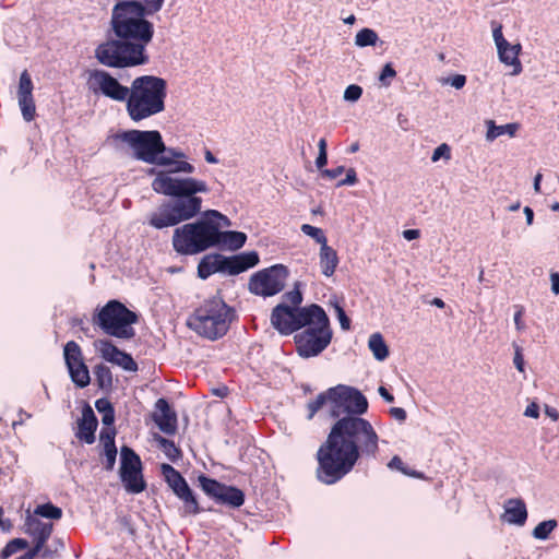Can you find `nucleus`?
Returning <instances> with one entry per match:
<instances>
[{
	"label": "nucleus",
	"instance_id": "obj_1",
	"mask_svg": "<svg viewBox=\"0 0 559 559\" xmlns=\"http://www.w3.org/2000/svg\"><path fill=\"white\" fill-rule=\"evenodd\" d=\"M165 0H117L112 7L110 28L116 38L107 39L95 48V58L115 69L147 64V46L154 37V25L147 20L159 12Z\"/></svg>",
	"mask_w": 559,
	"mask_h": 559
},
{
	"label": "nucleus",
	"instance_id": "obj_2",
	"mask_svg": "<svg viewBox=\"0 0 559 559\" xmlns=\"http://www.w3.org/2000/svg\"><path fill=\"white\" fill-rule=\"evenodd\" d=\"M378 452L379 436L372 425L362 417L343 416L317 452V477L323 484H335L354 468L359 457L376 459Z\"/></svg>",
	"mask_w": 559,
	"mask_h": 559
},
{
	"label": "nucleus",
	"instance_id": "obj_3",
	"mask_svg": "<svg viewBox=\"0 0 559 559\" xmlns=\"http://www.w3.org/2000/svg\"><path fill=\"white\" fill-rule=\"evenodd\" d=\"M166 169L152 167L146 175L154 176L151 187L154 192L170 197L148 216V225L155 229H164L189 221L201 212L202 199L197 193L209 192L205 181L193 177H178L176 174H193L195 168L186 159L176 160Z\"/></svg>",
	"mask_w": 559,
	"mask_h": 559
},
{
	"label": "nucleus",
	"instance_id": "obj_4",
	"mask_svg": "<svg viewBox=\"0 0 559 559\" xmlns=\"http://www.w3.org/2000/svg\"><path fill=\"white\" fill-rule=\"evenodd\" d=\"M167 82L156 75L136 76L130 85L126 110L133 122H140L163 112L166 108Z\"/></svg>",
	"mask_w": 559,
	"mask_h": 559
},
{
	"label": "nucleus",
	"instance_id": "obj_5",
	"mask_svg": "<svg viewBox=\"0 0 559 559\" xmlns=\"http://www.w3.org/2000/svg\"><path fill=\"white\" fill-rule=\"evenodd\" d=\"M304 330L294 335L296 352L299 357L308 359L319 356L331 344L333 331L324 309L318 305L301 314Z\"/></svg>",
	"mask_w": 559,
	"mask_h": 559
},
{
	"label": "nucleus",
	"instance_id": "obj_6",
	"mask_svg": "<svg viewBox=\"0 0 559 559\" xmlns=\"http://www.w3.org/2000/svg\"><path fill=\"white\" fill-rule=\"evenodd\" d=\"M235 310L219 296L205 299L188 318L187 325L202 337L216 341L229 330Z\"/></svg>",
	"mask_w": 559,
	"mask_h": 559
},
{
	"label": "nucleus",
	"instance_id": "obj_7",
	"mask_svg": "<svg viewBox=\"0 0 559 559\" xmlns=\"http://www.w3.org/2000/svg\"><path fill=\"white\" fill-rule=\"evenodd\" d=\"M115 150L157 168L165 142L158 130H123L111 135Z\"/></svg>",
	"mask_w": 559,
	"mask_h": 559
},
{
	"label": "nucleus",
	"instance_id": "obj_8",
	"mask_svg": "<svg viewBox=\"0 0 559 559\" xmlns=\"http://www.w3.org/2000/svg\"><path fill=\"white\" fill-rule=\"evenodd\" d=\"M217 225L204 215L194 223L176 228L173 234L174 250L182 255H194L215 247Z\"/></svg>",
	"mask_w": 559,
	"mask_h": 559
},
{
	"label": "nucleus",
	"instance_id": "obj_9",
	"mask_svg": "<svg viewBox=\"0 0 559 559\" xmlns=\"http://www.w3.org/2000/svg\"><path fill=\"white\" fill-rule=\"evenodd\" d=\"M139 320L138 314L117 299L109 300L97 308L92 317V323L105 334L122 340L133 338L135 331L132 324Z\"/></svg>",
	"mask_w": 559,
	"mask_h": 559
},
{
	"label": "nucleus",
	"instance_id": "obj_10",
	"mask_svg": "<svg viewBox=\"0 0 559 559\" xmlns=\"http://www.w3.org/2000/svg\"><path fill=\"white\" fill-rule=\"evenodd\" d=\"M329 392L334 395V406L331 417L342 418L343 416L360 417L368 411L366 396L357 389L338 384L330 388Z\"/></svg>",
	"mask_w": 559,
	"mask_h": 559
},
{
	"label": "nucleus",
	"instance_id": "obj_11",
	"mask_svg": "<svg viewBox=\"0 0 559 559\" xmlns=\"http://www.w3.org/2000/svg\"><path fill=\"white\" fill-rule=\"evenodd\" d=\"M288 275L289 271L285 265L274 264L250 277L249 290L258 296H274L284 289Z\"/></svg>",
	"mask_w": 559,
	"mask_h": 559
},
{
	"label": "nucleus",
	"instance_id": "obj_12",
	"mask_svg": "<svg viewBox=\"0 0 559 559\" xmlns=\"http://www.w3.org/2000/svg\"><path fill=\"white\" fill-rule=\"evenodd\" d=\"M120 479L124 489L130 493H140L145 490L146 483L142 474L140 456L128 445L120 449Z\"/></svg>",
	"mask_w": 559,
	"mask_h": 559
},
{
	"label": "nucleus",
	"instance_id": "obj_13",
	"mask_svg": "<svg viewBox=\"0 0 559 559\" xmlns=\"http://www.w3.org/2000/svg\"><path fill=\"white\" fill-rule=\"evenodd\" d=\"M198 480L201 489L216 503L233 509H238L245 503V492L235 486L219 483L205 475H200Z\"/></svg>",
	"mask_w": 559,
	"mask_h": 559
},
{
	"label": "nucleus",
	"instance_id": "obj_14",
	"mask_svg": "<svg viewBox=\"0 0 559 559\" xmlns=\"http://www.w3.org/2000/svg\"><path fill=\"white\" fill-rule=\"evenodd\" d=\"M317 304L306 307H290L286 304H278L271 313V323L275 330L283 335H289L304 328L301 314L305 310L317 308Z\"/></svg>",
	"mask_w": 559,
	"mask_h": 559
},
{
	"label": "nucleus",
	"instance_id": "obj_15",
	"mask_svg": "<svg viewBox=\"0 0 559 559\" xmlns=\"http://www.w3.org/2000/svg\"><path fill=\"white\" fill-rule=\"evenodd\" d=\"M90 87L100 92L105 97L126 103L130 95V86L122 85L117 78L105 70H93L88 79Z\"/></svg>",
	"mask_w": 559,
	"mask_h": 559
},
{
	"label": "nucleus",
	"instance_id": "obj_16",
	"mask_svg": "<svg viewBox=\"0 0 559 559\" xmlns=\"http://www.w3.org/2000/svg\"><path fill=\"white\" fill-rule=\"evenodd\" d=\"M95 348L99 352L103 359L108 362L115 364L121 367L126 371L135 372L138 370V364L132 356L126 352L120 350L109 340H97Z\"/></svg>",
	"mask_w": 559,
	"mask_h": 559
},
{
	"label": "nucleus",
	"instance_id": "obj_17",
	"mask_svg": "<svg viewBox=\"0 0 559 559\" xmlns=\"http://www.w3.org/2000/svg\"><path fill=\"white\" fill-rule=\"evenodd\" d=\"M259 254L255 251L242 252L233 257L222 255L223 273L237 275L259 263Z\"/></svg>",
	"mask_w": 559,
	"mask_h": 559
},
{
	"label": "nucleus",
	"instance_id": "obj_18",
	"mask_svg": "<svg viewBox=\"0 0 559 559\" xmlns=\"http://www.w3.org/2000/svg\"><path fill=\"white\" fill-rule=\"evenodd\" d=\"M155 408L156 413L153 415V419L157 427L166 435H175L177 431V415L170 408L167 400L158 399Z\"/></svg>",
	"mask_w": 559,
	"mask_h": 559
},
{
	"label": "nucleus",
	"instance_id": "obj_19",
	"mask_svg": "<svg viewBox=\"0 0 559 559\" xmlns=\"http://www.w3.org/2000/svg\"><path fill=\"white\" fill-rule=\"evenodd\" d=\"M97 426L98 421L94 411L88 404H85L82 409V417L78 423L75 437L87 444H92L95 442V431Z\"/></svg>",
	"mask_w": 559,
	"mask_h": 559
},
{
	"label": "nucleus",
	"instance_id": "obj_20",
	"mask_svg": "<svg viewBox=\"0 0 559 559\" xmlns=\"http://www.w3.org/2000/svg\"><path fill=\"white\" fill-rule=\"evenodd\" d=\"M160 472L165 477L166 483L177 497H180L182 493L190 489L183 476L170 464L163 463L160 465Z\"/></svg>",
	"mask_w": 559,
	"mask_h": 559
},
{
	"label": "nucleus",
	"instance_id": "obj_21",
	"mask_svg": "<svg viewBox=\"0 0 559 559\" xmlns=\"http://www.w3.org/2000/svg\"><path fill=\"white\" fill-rule=\"evenodd\" d=\"M247 241V235L242 231L235 230H219V224L217 225V238L215 239V247L228 248L229 250H238L245 246Z\"/></svg>",
	"mask_w": 559,
	"mask_h": 559
},
{
	"label": "nucleus",
	"instance_id": "obj_22",
	"mask_svg": "<svg viewBox=\"0 0 559 559\" xmlns=\"http://www.w3.org/2000/svg\"><path fill=\"white\" fill-rule=\"evenodd\" d=\"M214 273H223L222 254L210 253L204 255L198 265V276L206 280Z\"/></svg>",
	"mask_w": 559,
	"mask_h": 559
},
{
	"label": "nucleus",
	"instance_id": "obj_23",
	"mask_svg": "<svg viewBox=\"0 0 559 559\" xmlns=\"http://www.w3.org/2000/svg\"><path fill=\"white\" fill-rule=\"evenodd\" d=\"M507 522L524 525L527 519V510L522 499H509L506 504Z\"/></svg>",
	"mask_w": 559,
	"mask_h": 559
},
{
	"label": "nucleus",
	"instance_id": "obj_24",
	"mask_svg": "<svg viewBox=\"0 0 559 559\" xmlns=\"http://www.w3.org/2000/svg\"><path fill=\"white\" fill-rule=\"evenodd\" d=\"M319 259L322 274L326 277L332 276L338 264L337 252L328 243H323L320 247Z\"/></svg>",
	"mask_w": 559,
	"mask_h": 559
},
{
	"label": "nucleus",
	"instance_id": "obj_25",
	"mask_svg": "<svg viewBox=\"0 0 559 559\" xmlns=\"http://www.w3.org/2000/svg\"><path fill=\"white\" fill-rule=\"evenodd\" d=\"M521 45H508L498 50L499 59L502 63L513 67V74H519L522 71V66L519 60Z\"/></svg>",
	"mask_w": 559,
	"mask_h": 559
},
{
	"label": "nucleus",
	"instance_id": "obj_26",
	"mask_svg": "<svg viewBox=\"0 0 559 559\" xmlns=\"http://www.w3.org/2000/svg\"><path fill=\"white\" fill-rule=\"evenodd\" d=\"M53 530L52 523H47L40 521L37 515H34L27 510L25 522H24V532L31 536L33 535H41L43 532L46 534H51Z\"/></svg>",
	"mask_w": 559,
	"mask_h": 559
},
{
	"label": "nucleus",
	"instance_id": "obj_27",
	"mask_svg": "<svg viewBox=\"0 0 559 559\" xmlns=\"http://www.w3.org/2000/svg\"><path fill=\"white\" fill-rule=\"evenodd\" d=\"M324 405H329L330 406V412L333 411V406H334V395H332L330 392H329V389L325 391V392H322L320 393L319 395H317V397L314 400H311L307 403L306 405V408H307V419H312L314 417V415L323 408Z\"/></svg>",
	"mask_w": 559,
	"mask_h": 559
},
{
	"label": "nucleus",
	"instance_id": "obj_28",
	"mask_svg": "<svg viewBox=\"0 0 559 559\" xmlns=\"http://www.w3.org/2000/svg\"><path fill=\"white\" fill-rule=\"evenodd\" d=\"M487 133H486V140L489 142H492L498 136L508 134L509 136H514L519 124L518 123H507L502 126H497L493 120H487Z\"/></svg>",
	"mask_w": 559,
	"mask_h": 559
},
{
	"label": "nucleus",
	"instance_id": "obj_29",
	"mask_svg": "<svg viewBox=\"0 0 559 559\" xmlns=\"http://www.w3.org/2000/svg\"><path fill=\"white\" fill-rule=\"evenodd\" d=\"M368 347L372 352L373 357L379 361L386 359L389 356V347L383 336L378 332L370 335Z\"/></svg>",
	"mask_w": 559,
	"mask_h": 559
},
{
	"label": "nucleus",
	"instance_id": "obj_30",
	"mask_svg": "<svg viewBox=\"0 0 559 559\" xmlns=\"http://www.w3.org/2000/svg\"><path fill=\"white\" fill-rule=\"evenodd\" d=\"M63 356L67 368H70L74 365L85 364L83 359L82 349L79 344L74 341H69L63 348Z\"/></svg>",
	"mask_w": 559,
	"mask_h": 559
},
{
	"label": "nucleus",
	"instance_id": "obj_31",
	"mask_svg": "<svg viewBox=\"0 0 559 559\" xmlns=\"http://www.w3.org/2000/svg\"><path fill=\"white\" fill-rule=\"evenodd\" d=\"M68 371H69L72 382L78 388L83 389L90 384V382H91L90 371L85 364H79V366L74 365V366L68 368Z\"/></svg>",
	"mask_w": 559,
	"mask_h": 559
},
{
	"label": "nucleus",
	"instance_id": "obj_32",
	"mask_svg": "<svg viewBox=\"0 0 559 559\" xmlns=\"http://www.w3.org/2000/svg\"><path fill=\"white\" fill-rule=\"evenodd\" d=\"M97 412L102 415V423L105 426H112L115 423V408L111 402L102 397L95 402Z\"/></svg>",
	"mask_w": 559,
	"mask_h": 559
},
{
	"label": "nucleus",
	"instance_id": "obj_33",
	"mask_svg": "<svg viewBox=\"0 0 559 559\" xmlns=\"http://www.w3.org/2000/svg\"><path fill=\"white\" fill-rule=\"evenodd\" d=\"M159 448L163 450L168 460L176 463L182 457L181 450L175 444L174 441L166 439L162 436H156Z\"/></svg>",
	"mask_w": 559,
	"mask_h": 559
},
{
	"label": "nucleus",
	"instance_id": "obj_34",
	"mask_svg": "<svg viewBox=\"0 0 559 559\" xmlns=\"http://www.w3.org/2000/svg\"><path fill=\"white\" fill-rule=\"evenodd\" d=\"M94 374L99 389L108 391L112 388V373L109 367L99 364L95 366Z\"/></svg>",
	"mask_w": 559,
	"mask_h": 559
},
{
	"label": "nucleus",
	"instance_id": "obj_35",
	"mask_svg": "<svg viewBox=\"0 0 559 559\" xmlns=\"http://www.w3.org/2000/svg\"><path fill=\"white\" fill-rule=\"evenodd\" d=\"M379 40V36L372 28L365 27L360 29L355 36V45L357 47L374 46Z\"/></svg>",
	"mask_w": 559,
	"mask_h": 559
},
{
	"label": "nucleus",
	"instance_id": "obj_36",
	"mask_svg": "<svg viewBox=\"0 0 559 559\" xmlns=\"http://www.w3.org/2000/svg\"><path fill=\"white\" fill-rule=\"evenodd\" d=\"M34 515L49 520H59L62 518V510L61 508L52 504L51 502H47L38 504L34 510Z\"/></svg>",
	"mask_w": 559,
	"mask_h": 559
},
{
	"label": "nucleus",
	"instance_id": "obj_37",
	"mask_svg": "<svg viewBox=\"0 0 559 559\" xmlns=\"http://www.w3.org/2000/svg\"><path fill=\"white\" fill-rule=\"evenodd\" d=\"M186 153L177 147H170L165 144V150H163V154L159 159L158 166H170L176 160L186 159Z\"/></svg>",
	"mask_w": 559,
	"mask_h": 559
},
{
	"label": "nucleus",
	"instance_id": "obj_38",
	"mask_svg": "<svg viewBox=\"0 0 559 559\" xmlns=\"http://www.w3.org/2000/svg\"><path fill=\"white\" fill-rule=\"evenodd\" d=\"M178 498L183 502L185 514L195 515L202 511V509L200 508L199 502L197 500V497L191 488Z\"/></svg>",
	"mask_w": 559,
	"mask_h": 559
},
{
	"label": "nucleus",
	"instance_id": "obj_39",
	"mask_svg": "<svg viewBox=\"0 0 559 559\" xmlns=\"http://www.w3.org/2000/svg\"><path fill=\"white\" fill-rule=\"evenodd\" d=\"M28 547V542L24 538L11 539L4 548L0 551V559H8L19 550H23Z\"/></svg>",
	"mask_w": 559,
	"mask_h": 559
},
{
	"label": "nucleus",
	"instance_id": "obj_40",
	"mask_svg": "<svg viewBox=\"0 0 559 559\" xmlns=\"http://www.w3.org/2000/svg\"><path fill=\"white\" fill-rule=\"evenodd\" d=\"M17 99L24 120L27 122L32 121L35 118L36 114V107L33 95L17 97Z\"/></svg>",
	"mask_w": 559,
	"mask_h": 559
},
{
	"label": "nucleus",
	"instance_id": "obj_41",
	"mask_svg": "<svg viewBox=\"0 0 559 559\" xmlns=\"http://www.w3.org/2000/svg\"><path fill=\"white\" fill-rule=\"evenodd\" d=\"M557 527L556 520L543 521L533 530V536L536 539L545 540L548 538L550 533Z\"/></svg>",
	"mask_w": 559,
	"mask_h": 559
},
{
	"label": "nucleus",
	"instance_id": "obj_42",
	"mask_svg": "<svg viewBox=\"0 0 559 559\" xmlns=\"http://www.w3.org/2000/svg\"><path fill=\"white\" fill-rule=\"evenodd\" d=\"M300 230L311 237L316 240V242L320 243V246H323V243H328V239L323 233V230L319 227L312 226L310 224H302L300 227Z\"/></svg>",
	"mask_w": 559,
	"mask_h": 559
},
{
	"label": "nucleus",
	"instance_id": "obj_43",
	"mask_svg": "<svg viewBox=\"0 0 559 559\" xmlns=\"http://www.w3.org/2000/svg\"><path fill=\"white\" fill-rule=\"evenodd\" d=\"M32 92H33V82H32L31 75L27 72V70H24L20 76L17 97L32 96L33 95Z\"/></svg>",
	"mask_w": 559,
	"mask_h": 559
},
{
	"label": "nucleus",
	"instance_id": "obj_44",
	"mask_svg": "<svg viewBox=\"0 0 559 559\" xmlns=\"http://www.w3.org/2000/svg\"><path fill=\"white\" fill-rule=\"evenodd\" d=\"M116 428L111 426H107L106 428H103L99 433V439L103 442L104 448L111 447L117 448L115 442L116 437Z\"/></svg>",
	"mask_w": 559,
	"mask_h": 559
},
{
	"label": "nucleus",
	"instance_id": "obj_45",
	"mask_svg": "<svg viewBox=\"0 0 559 559\" xmlns=\"http://www.w3.org/2000/svg\"><path fill=\"white\" fill-rule=\"evenodd\" d=\"M102 455L105 456L104 468L108 472L112 471L116 464L117 448L107 447L103 449Z\"/></svg>",
	"mask_w": 559,
	"mask_h": 559
},
{
	"label": "nucleus",
	"instance_id": "obj_46",
	"mask_svg": "<svg viewBox=\"0 0 559 559\" xmlns=\"http://www.w3.org/2000/svg\"><path fill=\"white\" fill-rule=\"evenodd\" d=\"M440 158H444L445 160L451 158V148L447 143H442L437 146L432 153V162H438Z\"/></svg>",
	"mask_w": 559,
	"mask_h": 559
},
{
	"label": "nucleus",
	"instance_id": "obj_47",
	"mask_svg": "<svg viewBox=\"0 0 559 559\" xmlns=\"http://www.w3.org/2000/svg\"><path fill=\"white\" fill-rule=\"evenodd\" d=\"M283 298L292 304L294 308H297L302 301V294L298 288V285L295 286V288L290 292H287L284 294Z\"/></svg>",
	"mask_w": 559,
	"mask_h": 559
},
{
	"label": "nucleus",
	"instance_id": "obj_48",
	"mask_svg": "<svg viewBox=\"0 0 559 559\" xmlns=\"http://www.w3.org/2000/svg\"><path fill=\"white\" fill-rule=\"evenodd\" d=\"M204 215L206 216V218H210V219H213V218L218 219L219 222H215V223L219 224V228L221 227H229L231 225L230 219L216 210H209L205 212Z\"/></svg>",
	"mask_w": 559,
	"mask_h": 559
},
{
	"label": "nucleus",
	"instance_id": "obj_49",
	"mask_svg": "<svg viewBox=\"0 0 559 559\" xmlns=\"http://www.w3.org/2000/svg\"><path fill=\"white\" fill-rule=\"evenodd\" d=\"M362 88L359 85H348L344 92V99L348 102H356L360 98Z\"/></svg>",
	"mask_w": 559,
	"mask_h": 559
},
{
	"label": "nucleus",
	"instance_id": "obj_50",
	"mask_svg": "<svg viewBox=\"0 0 559 559\" xmlns=\"http://www.w3.org/2000/svg\"><path fill=\"white\" fill-rule=\"evenodd\" d=\"M395 76H396V71L394 70V68L392 67L391 63H386V64H384V67L381 70V73H380V76H379V81L384 86H389L390 82H388L386 80L388 79H393Z\"/></svg>",
	"mask_w": 559,
	"mask_h": 559
},
{
	"label": "nucleus",
	"instance_id": "obj_51",
	"mask_svg": "<svg viewBox=\"0 0 559 559\" xmlns=\"http://www.w3.org/2000/svg\"><path fill=\"white\" fill-rule=\"evenodd\" d=\"M492 36L498 50H501L502 47L509 45V43L503 37L502 26L500 24L493 27Z\"/></svg>",
	"mask_w": 559,
	"mask_h": 559
},
{
	"label": "nucleus",
	"instance_id": "obj_52",
	"mask_svg": "<svg viewBox=\"0 0 559 559\" xmlns=\"http://www.w3.org/2000/svg\"><path fill=\"white\" fill-rule=\"evenodd\" d=\"M513 346H514L513 364L520 372H524V357H523L522 348L516 344H513Z\"/></svg>",
	"mask_w": 559,
	"mask_h": 559
},
{
	"label": "nucleus",
	"instance_id": "obj_53",
	"mask_svg": "<svg viewBox=\"0 0 559 559\" xmlns=\"http://www.w3.org/2000/svg\"><path fill=\"white\" fill-rule=\"evenodd\" d=\"M358 181L357 173L354 168L346 170V177L337 182V187L353 186Z\"/></svg>",
	"mask_w": 559,
	"mask_h": 559
},
{
	"label": "nucleus",
	"instance_id": "obj_54",
	"mask_svg": "<svg viewBox=\"0 0 559 559\" xmlns=\"http://www.w3.org/2000/svg\"><path fill=\"white\" fill-rule=\"evenodd\" d=\"M337 319L340 321L341 328L345 331L349 330L350 328V320L347 317L345 310L341 306L335 307Z\"/></svg>",
	"mask_w": 559,
	"mask_h": 559
},
{
	"label": "nucleus",
	"instance_id": "obj_55",
	"mask_svg": "<svg viewBox=\"0 0 559 559\" xmlns=\"http://www.w3.org/2000/svg\"><path fill=\"white\" fill-rule=\"evenodd\" d=\"M447 83H449L451 86H453L456 90H460L464 87L466 83V76L463 74H455L447 80Z\"/></svg>",
	"mask_w": 559,
	"mask_h": 559
},
{
	"label": "nucleus",
	"instance_id": "obj_56",
	"mask_svg": "<svg viewBox=\"0 0 559 559\" xmlns=\"http://www.w3.org/2000/svg\"><path fill=\"white\" fill-rule=\"evenodd\" d=\"M344 171H345L344 166H337L332 169H323L321 171V175H322V177L328 178V179H335L338 176H341Z\"/></svg>",
	"mask_w": 559,
	"mask_h": 559
},
{
	"label": "nucleus",
	"instance_id": "obj_57",
	"mask_svg": "<svg viewBox=\"0 0 559 559\" xmlns=\"http://www.w3.org/2000/svg\"><path fill=\"white\" fill-rule=\"evenodd\" d=\"M51 534H46V532H43L41 535H33L34 537V546L36 549L41 551L45 547V544L49 539Z\"/></svg>",
	"mask_w": 559,
	"mask_h": 559
},
{
	"label": "nucleus",
	"instance_id": "obj_58",
	"mask_svg": "<svg viewBox=\"0 0 559 559\" xmlns=\"http://www.w3.org/2000/svg\"><path fill=\"white\" fill-rule=\"evenodd\" d=\"M524 416L531 417V418H538L539 417V406L537 403L532 402L528 404L524 411Z\"/></svg>",
	"mask_w": 559,
	"mask_h": 559
},
{
	"label": "nucleus",
	"instance_id": "obj_59",
	"mask_svg": "<svg viewBox=\"0 0 559 559\" xmlns=\"http://www.w3.org/2000/svg\"><path fill=\"white\" fill-rule=\"evenodd\" d=\"M390 415L394 419H396V420H399L401 423H403L406 419V416H407L406 415V411L404 408H402V407H392L390 409Z\"/></svg>",
	"mask_w": 559,
	"mask_h": 559
},
{
	"label": "nucleus",
	"instance_id": "obj_60",
	"mask_svg": "<svg viewBox=\"0 0 559 559\" xmlns=\"http://www.w3.org/2000/svg\"><path fill=\"white\" fill-rule=\"evenodd\" d=\"M120 524L122 527H124L128 533L131 535V536H134L135 535V528L132 524V521H131V518L130 516H122L120 519Z\"/></svg>",
	"mask_w": 559,
	"mask_h": 559
},
{
	"label": "nucleus",
	"instance_id": "obj_61",
	"mask_svg": "<svg viewBox=\"0 0 559 559\" xmlns=\"http://www.w3.org/2000/svg\"><path fill=\"white\" fill-rule=\"evenodd\" d=\"M403 465H404V463H403L402 459L397 455L393 456L388 464V466L391 468H397V469L402 471L404 474L411 475L408 472H406L404 469Z\"/></svg>",
	"mask_w": 559,
	"mask_h": 559
},
{
	"label": "nucleus",
	"instance_id": "obj_62",
	"mask_svg": "<svg viewBox=\"0 0 559 559\" xmlns=\"http://www.w3.org/2000/svg\"><path fill=\"white\" fill-rule=\"evenodd\" d=\"M550 282H551V292L554 295H559V273L551 272L550 273Z\"/></svg>",
	"mask_w": 559,
	"mask_h": 559
},
{
	"label": "nucleus",
	"instance_id": "obj_63",
	"mask_svg": "<svg viewBox=\"0 0 559 559\" xmlns=\"http://www.w3.org/2000/svg\"><path fill=\"white\" fill-rule=\"evenodd\" d=\"M524 309L523 307H520L519 310L514 313V324L516 330L522 331L524 330L525 325L522 322V316H523Z\"/></svg>",
	"mask_w": 559,
	"mask_h": 559
},
{
	"label": "nucleus",
	"instance_id": "obj_64",
	"mask_svg": "<svg viewBox=\"0 0 559 559\" xmlns=\"http://www.w3.org/2000/svg\"><path fill=\"white\" fill-rule=\"evenodd\" d=\"M328 164V153H319L316 159V166L321 171L323 170V167Z\"/></svg>",
	"mask_w": 559,
	"mask_h": 559
}]
</instances>
